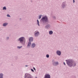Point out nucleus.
Segmentation results:
<instances>
[{
    "mask_svg": "<svg viewBox=\"0 0 78 78\" xmlns=\"http://www.w3.org/2000/svg\"><path fill=\"white\" fill-rule=\"evenodd\" d=\"M66 61L67 62L68 65L69 66H70V67H71L72 64V60H66Z\"/></svg>",
    "mask_w": 78,
    "mask_h": 78,
    "instance_id": "obj_3",
    "label": "nucleus"
},
{
    "mask_svg": "<svg viewBox=\"0 0 78 78\" xmlns=\"http://www.w3.org/2000/svg\"><path fill=\"white\" fill-rule=\"evenodd\" d=\"M7 17H11V16H10V15H9V14H8L7 15Z\"/></svg>",
    "mask_w": 78,
    "mask_h": 78,
    "instance_id": "obj_20",
    "label": "nucleus"
},
{
    "mask_svg": "<svg viewBox=\"0 0 78 78\" xmlns=\"http://www.w3.org/2000/svg\"><path fill=\"white\" fill-rule=\"evenodd\" d=\"M3 10H6V7L5 6L3 8Z\"/></svg>",
    "mask_w": 78,
    "mask_h": 78,
    "instance_id": "obj_17",
    "label": "nucleus"
},
{
    "mask_svg": "<svg viewBox=\"0 0 78 78\" xmlns=\"http://www.w3.org/2000/svg\"><path fill=\"white\" fill-rule=\"evenodd\" d=\"M44 78H50V76L49 74H46Z\"/></svg>",
    "mask_w": 78,
    "mask_h": 78,
    "instance_id": "obj_5",
    "label": "nucleus"
},
{
    "mask_svg": "<svg viewBox=\"0 0 78 78\" xmlns=\"http://www.w3.org/2000/svg\"><path fill=\"white\" fill-rule=\"evenodd\" d=\"M39 32H37V33H35V36H38V35L39 34Z\"/></svg>",
    "mask_w": 78,
    "mask_h": 78,
    "instance_id": "obj_10",
    "label": "nucleus"
},
{
    "mask_svg": "<svg viewBox=\"0 0 78 78\" xmlns=\"http://www.w3.org/2000/svg\"><path fill=\"white\" fill-rule=\"evenodd\" d=\"M30 45H31V43H30Z\"/></svg>",
    "mask_w": 78,
    "mask_h": 78,
    "instance_id": "obj_29",
    "label": "nucleus"
},
{
    "mask_svg": "<svg viewBox=\"0 0 78 78\" xmlns=\"http://www.w3.org/2000/svg\"><path fill=\"white\" fill-rule=\"evenodd\" d=\"M41 15H40V16L39 17V19H41Z\"/></svg>",
    "mask_w": 78,
    "mask_h": 78,
    "instance_id": "obj_22",
    "label": "nucleus"
},
{
    "mask_svg": "<svg viewBox=\"0 0 78 78\" xmlns=\"http://www.w3.org/2000/svg\"><path fill=\"white\" fill-rule=\"evenodd\" d=\"M4 75L3 73H0V78H3Z\"/></svg>",
    "mask_w": 78,
    "mask_h": 78,
    "instance_id": "obj_9",
    "label": "nucleus"
},
{
    "mask_svg": "<svg viewBox=\"0 0 78 78\" xmlns=\"http://www.w3.org/2000/svg\"><path fill=\"white\" fill-rule=\"evenodd\" d=\"M37 22L38 25V26H39V20H37Z\"/></svg>",
    "mask_w": 78,
    "mask_h": 78,
    "instance_id": "obj_19",
    "label": "nucleus"
},
{
    "mask_svg": "<svg viewBox=\"0 0 78 78\" xmlns=\"http://www.w3.org/2000/svg\"><path fill=\"white\" fill-rule=\"evenodd\" d=\"M73 3H75V0H73Z\"/></svg>",
    "mask_w": 78,
    "mask_h": 78,
    "instance_id": "obj_28",
    "label": "nucleus"
},
{
    "mask_svg": "<svg viewBox=\"0 0 78 78\" xmlns=\"http://www.w3.org/2000/svg\"><path fill=\"white\" fill-rule=\"evenodd\" d=\"M34 70H36V69H35V68H34Z\"/></svg>",
    "mask_w": 78,
    "mask_h": 78,
    "instance_id": "obj_27",
    "label": "nucleus"
},
{
    "mask_svg": "<svg viewBox=\"0 0 78 78\" xmlns=\"http://www.w3.org/2000/svg\"><path fill=\"white\" fill-rule=\"evenodd\" d=\"M9 39V37H6V41H8Z\"/></svg>",
    "mask_w": 78,
    "mask_h": 78,
    "instance_id": "obj_15",
    "label": "nucleus"
},
{
    "mask_svg": "<svg viewBox=\"0 0 78 78\" xmlns=\"http://www.w3.org/2000/svg\"><path fill=\"white\" fill-rule=\"evenodd\" d=\"M29 42H28V44L27 45V47H30V38L29 39Z\"/></svg>",
    "mask_w": 78,
    "mask_h": 78,
    "instance_id": "obj_13",
    "label": "nucleus"
},
{
    "mask_svg": "<svg viewBox=\"0 0 78 78\" xmlns=\"http://www.w3.org/2000/svg\"><path fill=\"white\" fill-rule=\"evenodd\" d=\"M46 57H47V58H49V55H46Z\"/></svg>",
    "mask_w": 78,
    "mask_h": 78,
    "instance_id": "obj_21",
    "label": "nucleus"
},
{
    "mask_svg": "<svg viewBox=\"0 0 78 78\" xmlns=\"http://www.w3.org/2000/svg\"><path fill=\"white\" fill-rule=\"evenodd\" d=\"M35 46H36V45H35V44L33 43L32 44L31 47L32 48H34V47Z\"/></svg>",
    "mask_w": 78,
    "mask_h": 78,
    "instance_id": "obj_11",
    "label": "nucleus"
},
{
    "mask_svg": "<svg viewBox=\"0 0 78 78\" xmlns=\"http://www.w3.org/2000/svg\"><path fill=\"white\" fill-rule=\"evenodd\" d=\"M30 42H32V41H33V37H30Z\"/></svg>",
    "mask_w": 78,
    "mask_h": 78,
    "instance_id": "obj_12",
    "label": "nucleus"
},
{
    "mask_svg": "<svg viewBox=\"0 0 78 78\" xmlns=\"http://www.w3.org/2000/svg\"><path fill=\"white\" fill-rule=\"evenodd\" d=\"M18 41H19L20 43L22 45H25L26 40L25 37H21L18 39Z\"/></svg>",
    "mask_w": 78,
    "mask_h": 78,
    "instance_id": "obj_1",
    "label": "nucleus"
},
{
    "mask_svg": "<svg viewBox=\"0 0 78 78\" xmlns=\"http://www.w3.org/2000/svg\"><path fill=\"white\" fill-rule=\"evenodd\" d=\"M73 66H76V63H74V65H73Z\"/></svg>",
    "mask_w": 78,
    "mask_h": 78,
    "instance_id": "obj_23",
    "label": "nucleus"
},
{
    "mask_svg": "<svg viewBox=\"0 0 78 78\" xmlns=\"http://www.w3.org/2000/svg\"><path fill=\"white\" fill-rule=\"evenodd\" d=\"M8 23H5L3 24V27H6V26L8 25Z\"/></svg>",
    "mask_w": 78,
    "mask_h": 78,
    "instance_id": "obj_7",
    "label": "nucleus"
},
{
    "mask_svg": "<svg viewBox=\"0 0 78 78\" xmlns=\"http://www.w3.org/2000/svg\"><path fill=\"white\" fill-rule=\"evenodd\" d=\"M24 78H30V74L26 73L25 75Z\"/></svg>",
    "mask_w": 78,
    "mask_h": 78,
    "instance_id": "obj_4",
    "label": "nucleus"
},
{
    "mask_svg": "<svg viewBox=\"0 0 78 78\" xmlns=\"http://www.w3.org/2000/svg\"><path fill=\"white\" fill-rule=\"evenodd\" d=\"M58 62H55L53 63V65H54V66H58Z\"/></svg>",
    "mask_w": 78,
    "mask_h": 78,
    "instance_id": "obj_6",
    "label": "nucleus"
},
{
    "mask_svg": "<svg viewBox=\"0 0 78 78\" xmlns=\"http://www.w3.org/2000/svg\"><path fill=\"white\" fill-rule=\"evenodd\" d=\"M37 78V77H36V78Z\"/></svg>",
    "mask_w": 78,
    "mask_h": 78,
    "instance_id": "obj_30",
    "label": "nucleus"
},
{
    "mask_svg": "<svg viewBox=\"0 0 78 78\" xmlns=\"http://www.w3.org/2000/svg\"><path fill=\"white\" fill-rule=\"evenodd\" d=\"M63 64H64V65H66V63H65V62H64Z\"/></svg>",
    "mask_w": 78,
    "mask_h": 78,
    "instance_id": "obj_26",
    "label": "nucleus"
},
{
    "mask_svg": "<svg viewBox=\"0 0 78 78\" xmlns=\"http://www.w3.org/2000/svg\"><path fill=\"white\" fill-rule=\"evenodd\" d=\"M49 34L50 35L52 34H53V31H50L49 32Z\"/></svg>",
    "mask_w": 78,
    "mask_h": 78,
    "instance_id": "obj_14",
    "label": "nucleus"
},
{
    "mask_svg": "<svg viewBox=\"0 0 78 78\" xmlns=\"http://www.w3.org/2000/svg\"><path fill=\"white\" fill-rule=\"evenodd\" d=\"M56 53L58 55H61V52L59 51H57Z\"/></svg>",
    "mask_w": 78,
    "mask_h": 78,
    "instance_id": "obj_8",
    "label": "nucleus"
},
{
    "mask_svg": "<svg viewBox=\"0 0 78 78\" xmlns=\"http://www.w3.org/2000/svg\"><path fill=\"white\" fill-rule=\"evenodd\" d=\"M17 48H18V49H20L21 48H22V46H17Z\"/></svg>",
    "mask_w": 78,
    "mask_h": 78,
    "instance_id": "obj_16",
    "label": "nucleus"
},
{
    "mask_svg": "<svg viewBox=\"0 0 78 78\" xmlns=\"http://www.w3.org/2000/svg\"><path fill=\"white\" fill-rule=\"evenodd\" d=\"M15 58L16 60H17V59H18V57H17V56H15Z\"/></svg>",
    "mask_w": 78,
    "mask_h": 78,
    "instance_id": "obj_18",
    "label": "nucleus"
},
{
    "mask_svg": "<svg viewBox=\"0 0 78 78\" xmlns=\"http://www.w3.org/2000/svg\"><path fill=\"white\" fill-rule=\"evenodd\" d=\"M41 21L42 22H43V23L48 22V19H47V17L46 16L44 17L41 19Z\"/></svg>",
    "mask_w": 78,
    "mask_h": 78,
    "instance_id": "obj_2",
    "label": "nucleus"
},
{
    "mask_svg": "<svg viewBox=\"0 0 78 78\" xmlns=\"http://www.w3.org/2000/svg\"><path fill=\"white\" fill-rule=\"evenodd\" d=\"M29 66V65H26L25 66V67H28Z\"/></svg>",
    "mask_w": 78,
    "mask_h": 78,
    "instance_id": "obj_25",
    "label": "nucleus"
},
{
    "mask_svg": "<svg viewBox=\"0 0 78 78\" xmlns=\"http://www.w3.org/2000/svg\"><path fill=\"white\" fill-rule=\"evenodd\" d=\"M31 70L32 72H34V70H33V69H31Z\"/></svg>",
    "mask_w": 78,
    "mask_h": 78,
    "instance_id": "obj_24",
    "label": "nucleus"
}]
</instances>
